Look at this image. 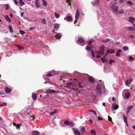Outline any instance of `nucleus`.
<instances>
[{
	"instance_id": "obj_14",
	"label": "nucleus",
	"mask_w": 135,
	"mask_h": 135,
	"mask_svg": "<svg viewBox=\"0 0 135 135\" xmlns=\"http://www.w3.org/2000/svg\"><path fill=\"white\" fill-rule=\"evenodd\" d=\"M122 50H118L116 53V56L117 57H119L120 56V53L122 52Z\"/></svg>"
},
{
	"instance_id": "obj_47",
	"label": "nucleus",
	"mask_w": 135,
	"mask_h": 135,
	"mask_svg": "<svg viewBox=\"0 0 135 135\" xmlns=\"http://www.w3.org/2000/svg\"><path fill=\"white\" fill-rule=\"evenodd\" d=\"M56 110H55L54 111L50 112V115H52L55 113H56Z\"/></svg>"
},
{
	"instance_id": "obj_9",
	"label": "nucleus",
	"mask_w": 135,
	"mask_h": 135,
	"mask_svg": "<svg viewBox=\"0 0 135 135\" xmlns=\"http://www.w3.org/2000/svg\"><path fill=\"white\" fill-rule=\"evenodd\" d=\"M112 110H116L118 108V105H116L114 103H113L112 106Z\"/></svg>"
},
{
	"instance_id": "obj_59",
	"label": "nucleus",
	"mask_w": 135,
	"mask_h": 135,
	"mask_svg": "<svg viewBox=\"0 0 135 135\" xmlns=\"http://www.w3.org/2000/svg\"><path fill=\"white\" fill-rule=\"evenodd\" d=\"M108 120L109 121H112V118L110 117L109 116H108Z\"/></svg>"
},
{
	"instance_id": "obj_5",
	"label": "nucleus",
	"mask_w": 135,
	"mask_h": 135,
	"mask_svg": "<svg viewBox=\"0 0 135 135\" xmlns=\"http://www.w3.org/2000/svg\"><path fill=\"white\" fill-rule=\"evenodd\" d=\"M96 89L97 91L100 94H101L102 93L101 91L100 85L99 84H98L96 86Z\"/></svg>"
},
{
	"instance_id": "obj_58",
	"label": "nucleus",
	"mask_w": 135,
	"mask_h": 135,
	"mask_svg": "<svg viewBox=\"0 0 135 135\" xmlns=\"http://www.w3.org/2000/svg\"><path fill=\"white\" fill-rule=\"evenodd\" d=\"M92 112L95 115H97V113L95 110H93Z\"/></svg>"
},
{
	"instance_id": "obj_1",
	"label": "nucleus",
	"mask_w": 135,
	"mask_h": 135,
	"mask_svg": "<svg viewBox=\"0 0 135 135\" xmlns=\"http://www.w3.org/2000/svg\"><path fill=\"white\" fill-rule=\"evenodd\" d=\"M57 75L59 76L61 74L59 72L55 71L54 70H52L47 74L46 76H55Z\"/></svg>"
},
{
	"instance_id": "obj_17",
	"label": "nucleus",
	"mask_w": 135,
	"mask_h": 135,
	"mask_svg": "<svg viewBox=\"0 0 135 135\" xmlns=\"http://www.w3.org/2000/svg\"><path fill=\"white\" fill-rule=\"evenodd\" d=\"M64 123L66 125H73V123L70 122L68 120H66L64 122Z\"/></svg>"
},
{
	"instance_id": "obj_10",
	"label": "nucleus",
	"mask_w": 135,
	"mask_h": 135,
	"mask_svg": "<svg viewBox=\"0 0 135 135\" xmlns=\"http://www.w3.org/2000/svg\"><path fill=\"white\" fill-rule=\"evenodd\" d=\"M132 81V79H130L129 80H126V85L127 86H128L131 83Z\"/></svg>"
},
{
	"instance_id": "obj_60",
	"label": "nucleus",
	"mask_w": 135,
	"mask_h": 135,
	"mask_svg": "<svg viewBox=\"0 0 135 135\" xmlns=\"http://www.w3.org/2000/svg\"><path fill=\"white\" fill-rule=\"evenodd\" d=\"M16 128L17 129H18V127H20V124H17L16 126Z\"/></svg>"
},
{
	"instance_id": "obj_55",
	"label": "nucleus",
	"mask_w": 135,
	"mask_h": 135,
	"mask_svg": "<svg viewBox=\"0 0 135 135\" xmlns=\"http://www.w3.org/2000/svg\"><path fill=\"white\" fill-rule=\"evenodd\" d=\"M98 119L99 120H103V119L100 116H99L98 117Z\"/></svg>"
},
{
	"instance_id": "obj_56",
	"label": "nucleus",
	"mask_w": 135,
	"mask_h": 135,
	"mask_svg": "<svg viewBox=\"0 0 135 135\" xmlns=\"http://www.w3.org/2000/svg\"><path fill=\"white\" fill-rule=\"evenodd\" d=\"M110 41V39H106L104 41L105 42H107Z\"/></svg>"
},
{
	"instance_id": "obj_44",
	"label": "nucleus",
	"mask_w": 135,
	"mask_h": 135,
	"mask_svg": "<svg viewBox=\"0 0 135 135\" xmlns=\"http://www.w3.org/2000/svg\"><path fill=\"white\" fill-rule=\"evenodd\" d=\"M104 92L106 94H108V91L107 90V89H106L105 87L104 86Z\"/></svg>"
},
{
	"instance_id": "obj_36",
	"label": "nucleus",
	"mask_w": 135,
	"mask_h": 135,
	"mask_svg": "<svg viewBox=\"0 0 135 135\" xmlns=\"http://www.w3.org/2000/svg\"><path fill=\"white\" fill-rule=\"evenodd\" d=\"M124 122L126 123L127 125L128 126V123L127 120V117H126L124 116L123 118Z\"/></svg>"
},
{
	"instance_id": "obj_63",
	"label": "nucleus",
	"mask_w": 135,
	"mask_h": 135,
	"mask_svg": "<svg viewBox=\"0 0 135 135\" xmlns=\"http://www.w3.org/2000/svg\"><path fill=\"white\" fill-rule=\"evenodd\" d=\"M123 0H120L119 2L121 3H123Z\"/></svg>"
},
{
	"instance_id": "obj_48",
	"label": "nucleus",
	"mask_w": 135,
	"mask_h": 135,
	"mask_svg": "<svg viewBox=\"0 0 135 135\" xmlns=\"http://www.w3.org/2000/svg\"><path fill=\"white\" fill-rule=\"evenodd\" d=\"M129 60L130 61H132L133 60V57L132 56H129Z\"/></svg>"
},
{
	"instance_id": "obj_16",
	"label": "nucleus",
	"mask_w": 135,
	"mask_h": 135,
	"mask_svg": "<svg viewBox=\"0 0 135 135\" xmlns=\"http://www.w3.org/2000/svg\"><path fill=\"white\" fill-rule=\"evenodd\" d=\"M39 132L37 131H34L32 133V135H39Z\"/></svg>"
},
{
	"instance_id": "obj_37",
	"label": "nucleus",
	"mask_w": 135,
	"mask_h": 135,
	"mask_svg": "<svg viewBox=\"0 0 135 135\" xmlns=\"http://www.w3.org/2000/svg\"><path fill=\"white\" fill-rule=\"evenodd\" d=\"M35 4L37 8H38L40 7V6L38 3V2L35 1Z\"/></svg>"
},
{
	"instance_id": "obj_30",
	"label": "nucleus",
	"mask_w": 135,
	"mask_h": 135,
	"mask_svg": "<svg viewBox=\"0 0 135 135\" xmlns=\"http://www.w3.org/2000/svg\"><path fill=\"white\" fill-rule=\"evenodd\" d=\"M19 3L20 5L21 6H22L25 4V3L22 1V0H20Z\"/></svg>"
},
{
	"instance_id": "obj_41",
	"label": "nucleus",
	"mask_w": 135,
	"mask_h": 135,
	"mask_svg": "<svg viewBox=\"0 0 135 135\" xmlns=\"http://www.w3.org/2000/svg\"><path fill=\"white\" fill-rule=\"evenodd\" d=\"M19 33L21 35H23L25 33V32L23 31L20 30L19 31Z\"/></svg>"
},
{
	"instance_id": "obj_43",
	"label": "nucleus",
	"mask_w": 135,
	"mask_h": 135,
	"mask_svg": "<svg viewBox=\"0 0 135 135\" xmlns=\"http://www.w3.org/2000/svg\"><path fill=\"white\" fill-rule=\"evenodd\" d=\"M133 3L132 2H131V1H128L127 2V3L129 5H130V6H132V5H133Z\"/></svg>"
},
{
	"instance_id": "obj_11",
	"label": "nucleus",
	"mask_w": 135,
	"mask_h": 135,
	"mask_svg": "<svg viewBox=\"0 0 135 135\" xmlns=\"http://www.w3.org/2000/svg\"><path fill=\"white\" fill-rule=\"evenodd\" d=\"M107 52L109 53L112 54L114 53L115 52V50L114 49H110L107 51Z\"/></svg>"
},
{
	"instance_id": "obj_62",
	"label": "nucleus",
	"mask_w": 135,
	"mask_h": 135,
	"mask_svg": "<svg viewBox=\"0 0 135 135\" xmlns=\"http://www.w3.org/2000/svg\"><path fill=\"white\" fill-rule=\"evenodd\" d=\"M0 120L2 121V123H3V122H4V120L3 118L1 117H0Z\"/></svg>"
},
{
	"instance_id": "obj_28",
	"label": "nucleus",
	"mask_w": 135,
	"mask_h": 135,
	"mask_svg": "<svg viewBox=\"0 0 135 135\" xmlns=\"http://www.w3.org/2000/svg\"><path fill=\"white\" fill-rule=\"evenodd\" d=\"M89 81L91 83H94V79L91 77V76H89Z\"/></svg>"
},
{
	"instance_id": "obj_61",
	"label": "nucleus",
	"mask_w": 135,
	"mask_h": 135,
	"mask_svg": "<svg viewBox=\"0 0 135 135\" xmlns=\"http://www.w3.org/2000/svg\"><path fill=\"white\" fill-rule=\"evenodd\" d=\"M14 1H15V4L16 5H17L18 2H17V1L16 0H14Z\"/></svg>"
},
{
	"instance_id": "obj_24",
	"label": "nucleus",
	"mask_w": 135,
	"mask_h": 135,
	"mask_svg": "<svg viewBox=\"0 0 135 135\" xmlns=\"http://www.w3.org/2000/svg\"><path fill=\"white\" fill-rule=\"evenodd\" d=\"M130 95V94L128 92L126 93L125 94V97L127 99H128Z\"/></svg>"
},
{
	"instance_id": "obj_34",
	"label": "nucleus",
	"mask_w": 135,
	"mask_h": 135,
	"mask_svg": "<svg viewBox=\"0 0 135 135\" xmlns=\"http://www.w3.org/2000/svg\"><path fill=\"white\" fill-rule=\"evenodd\" d=\"M124 13V11L122 9H119L118 11V14H123Z\"/></svg>"
},
{
	"instance_id": "obj_15",
	"label": "nucleus",
	"mask_w": 135,
	"mask_h": 135,
	"mask_svg": "<svg viewBox=\"0 0 135 135\" xmlns=\"http://www.w3.org/2000/svg\"><path fill=\"white\" fill-rule=\"evenodd\" d=\"M99 3V0H96L94 2H92V4L93 6L97 5Z\"/></svg>"
},
{
	"instance_id": "obj_32",
	"label": "nucleus",
	"mask_w": 135,
	"mask_h": 135,
	"mask_svg": "<svg viewBox=\"0 0 135 135\" xmlns=\"http://www.w3.org/2000/svg\"><path fill=\"white\" fill-rule=\"evenodd\" d=\"M59 24H55L54 25V28L55 29L57 30L59 28Z\"/></svg>"
},
{
	"instance_id": "obj_12",
	"label": "nucleus",
	"mask_w": 135,
	"mask_h": 135,
	"mask_svg": "<svg viewBox=\"0 0 135 135\" xmlns=\"http://www.w3.org/2000/svg\"><path fill=\"white\" fill-rule=\"evenodd\" d=\"M56 92V91L55 90H52L50 89H47L46 91V93H55Z\"/></svg>"
},
{
	"instance_id": "obj_52",
	"label": "nucleus",
	"mask_w": 135,
	"mask_h": 135,
	"mask_svg": "<svg viewBox=\"0 0 135 135\" xmlns=\"http://www.w3.org/2000/svg\"><path fill=\"white\" fill-rule=\"evenodd\" d=\"M6 10L8 9L9 8V6L8 4H7L6 5Z\"/></svg>"
},
{
	"instance_id": "obj_29",
	"label": "nucleus",
	"mask_w": 135,
	"mask_h": 135,
	"mask_svg": "<svg viewBox=\"0 0 135 135\" xmlns=\"http://www.w3.org/2000/svg\"><path fill=\"white\" fill-rule=\"evenodd\" d=\"M91 134L92 135H96L95 131L94 130L92 129L91 130Z\"/></svg>"
},
{
	"instance_id": "obj_46",
	"label": "nucleus",
	"mask_w": 135,
	"mask_h": 135,
	"mask_svg": "<svg viewBox=\"0 0 135 135\" xmlns=\"http://www.w3.org/2000/svg\"><path fill=\"white\" fill-rule=\"evenodd\" d=\"M91 55H92V56L93 57H95V55H94V52L93 51V50H91Z\"/></svg>"
},
{
	"instance_id": "obj_26",
	"label": "nucleus",
	"mask_w": 135,
	"mask_h": 135,
	"mask_svg": "<svg viewBox=\"0 0 135 135\" xmlns=\"http://www.w3.org/2000/svg\"><path fill=\"white\" fill-rule=\"evenodd\" d=\"M66 19L69 21H70L72 19V18L70 16H67Z\"/></svg>"
},
{
	"instance_id": "obj_57",
	"label": "nucleus",
	"mask_w": 135,
	"mask_h": 135,
	"mask_svg": "<svg viewBox=\"0 0 135 135\" xmlns=\"http://www.w3.org/2000/svg\"><path fill=\"white\" fill-rule=\"evenodd\" d=\"M42 23H44V24H45L46 22H45V19H44L42 20Z\"/></svg>"
},
{
	"instance_id": "obj_42",
	"label": "nucleus",
	"mask_w": 135,
	"mask_h": 135,
	"mask_svg": "<svg viewBox=\"0 0 135 135\" xmlns=\"http://www.w3.org/2000/svg\"><path fill=\"white\" fill-rule=\"evenodd\" d=\"M113 62H115V61L113 60L110 59L109 61V64L110 65H111Z\"/></svg>"
},
{
	"instance_id": "obj_7",
	"label": "nucleus",
	"mask_w": 135,
	"mask_h": 135,
	"mask_svg": "<svg viewBox=\"0 0 135 135\" xmlns=\"http://www.w3.org/2000/svg\"><path fill=\"white\" fill-rule=\"evenodd\" d=\"M80 15L79 12V10L77 9L76 10V12L75 16V19L78 20Z\"/></svg>"
},
{
	"instance_id": "obj_21",
	"label": "nucleus",
	"mask_w": 135,
	"mask_h": 135,
	"mask_svg": "<svg viewBox=\"0 0 135 135\" xmlns=\"http://www.w3.org/2000/svg\"><path fill=\"white\" fill-rule=\"evenodd\" d=\"M96 53L97 54L101 55H103L104 54V52L103 51H102L100 50L96 52Z\"/></svg>"
},
{
	"instance_id": "obj_20",
	"label": "nucleus",
	"mask_w": 135,
	"mask_h": 135,
	"mask_svg": "<svg viewBox=\"0 0 135 135\" xmlns=\"http://www.w3.org/2000/svg\"><path fill=\"white\" fill-rule=\"evenodd\" d=\"M32 98L34 100L36 99L37 96L36 94L34 93H33L32 94Z\"/></svg>"
},
{
	"instance_id": "obj_54",
	"label": "nucleus",
	"mask_w": 135,
	"mask_h": 135,
	"mask_svg": "<svg viewBox=\"0 0 135 135\" xmlns=\"http://www.w3.org/2000/svg\"><path fill=\"white\" fill-rule=\"evenodd\" d=\"M93 41H92V40H91L88 42V44L89 45H91L92 42H93Z\"/></svg>"
},
{
	"instance_id": "obj_22",
	"label": "nucleus",
	"mask_w": 135,
	"mask_h": 135,
	"mask_svg": "<svg viewBox=\"0 0 135 135\" xmlns=\"http://www.w3.org/2000/svg\"><path fill=\"white\" fill-rule=\"evenodd\" d=\"M78 42L79 43H82L84 41L83 39L81 37H79L78 38Z\"/></svg>"
},
{
	"instance_id": "obj_49",
	"label": "nucleus",
	"mask_w": 135,
	"mask_h": 135,
	"mask_svg": "<svg viewBox=\"0 0 135 135\" xmlns=\"http://www.w3.org/2000/svg\"><path fill=\"white\" fill-rule=\"evenodd\" d=\"M7 104L5 103H3L2 104H1L0 103V105L1 106H5Z\"/></svg>"
},
{
	"instance_id": "obj_13",
	"label": "nucleus",
	"mask_w": 135,
	"mask_h": 135,
	"mask_svg": "<svg viewBox=\"0 0 135 135\" xmlns=\"http://www.w3.org/2000/svg\"><path fill=\"white\" fill-rule=\"evenodd\" d=\"M133 106H129L128 107L127 109V115H128L130 111V110L132 108H133Z\"/></svg>"
},
{
	"instance_id": "obj_19",
	"label": "nucleus",
	"mask_w": 135,
	"mask_h": 135,
	"mask_svg": "<svg viewBox=\"0 0 135 135\" xmlns=\"http://www.w3.org/2000/svg\"><path fill=\"white\" fill-rule=\"evenodd\" d=\"M12 91V89H11L8 88L7 87L5 89V91L7 93H9Z\"/></svg>"
},
{
	"instance_id": "obj_27",
	"label": "nucleus",
	"mask_w": 135,
	"mask_h": 135,
	"mask_svg": "<svg viewBox=\"0 0 135 135\" xmlns=\"http://www.w3.org/2000/svg\"><path fill=\"white\" fill-rule=\"evenodd\" d=\"M129 21L131 23L133 22V21H135V19L133 17H129Z\"/></svg>"
},
{
	"instance_id": "obj_38",
	"label": "nucleus",
	"mask_w": 135,
	"mask_h": 135,
	"mask_svg": "<svg viewBox=\"0 0 135 135\" xmlns=\"http://www.w3.org/2000/svg\"><path fill=\"white\" fill-rule=\"evenodd\" d=\"M9 29L11 33H12L13 32V29L12 28V27L11 26H9Z\"/></svg>"
},
{
	"instance_id": "obj_8",
	"label": "nucleus",
	"mask_w": 135,
	"mask_h": 135,
	"mask_svg": "<svg viewBox=\"0 0 135 135\" xmlns=\"http://www.w3.org/2000/svg\"><path fill=\"white\" fill-rule=\"evenodd\" d=\"M80 129L81 131V133L82 134H83L84 133L86 129L84 127L82 126H81L80 127Z\"/></svg>"
},
{
	"instance_id": "obj_2",
	"label": "nucleus",
	"mask_w": 135,
	"mask_h": 135,
	"mask_svg": "<svg viewBox=\"0 0 135 135\" xmlns=\"http://www.w3.org/2000/svg\"><path fill=\"white\" fill-rule=\"evenodd\" d=\"M74 84L72 83H69L67 84L66 86L68 88H70L74 90H75V89L73 87L74 86Z\"/></svg>"
},
{
	"instance_id": "obj_4",
	"label": "nucleus",
	"mask_w": 135,
	"mask_h": 135,
	"mask_svg": "<svg viewBox=\"0 0 135 135\" xmlns=\"http://www.w3.org/2000/svg\"><path fill=\"white\" fill-rule=\"evenodd\" d=\"M90 76L88 75V74H81L79 72H76L74 73V76Z\"/></svg>"
},
{
	"instance_id": "obj_31",
	"label": "nucleus",
	"mask_w": 135,
	"mask_h": 135,
	"mask_svg": "<svg viewBox=\"0 0 135 135\" xmlns=\"http://www.w3.org/2000/svg\"><path fill=\"white\" fill-rule=\"evenodd\" d=\"M101 59L102 60V61L103 63H104L105 62H107L108 60L107 59H106L103 58H101Z\"/></svg>"
},
{
	"instance_id": "obj_3",
	"label": "nucleus",
	"mask_w": 135,
	"mask_h": 135,
	"mask_svg": "<svg viewBox=\"0 0 135 135\" xmlns=\"http://www.w3.org/2000/svg\"><path fill=\"white\" fill-rule=\"evenodd\" d=\"M73 130L75 135H81V133L78 129L75 128H73Z\"/></svg>"
},
{
	"instance_id": "obj_50",
	"label": "nucleus",
	"mask_w": 135,
	"mask_h": 135,
	"mask_svg": "<svg viewBox=\"0 0 135 135\" xmlns=\"http://www.w3.org/2000/svg\"><path fill=\"white\" fill-rule=\"evenodd\" d=\"M117 3L116 2H114L113 3L112 2L110 3V5L111 6H114Z\"/></svg>"
},
{
	"instance_id": "obj_25",
	"label": "nucleus",
	"mask_w": 135,
	"mask_h": 135,
	"mask_svg": "<svg viewBox=\"0 0 135 135\" xmlns=\"http://www.w3.org/2000/svg\"><path fill=\"white\" fill-rule=\"evenodd\" d=\"M5 18L9 22H10L11 21V20L8 16L7 15H6L5 16Z\"/></svg>"
},
{
	"instance_id": "obj_35",
	"label": "nucleus",
	"mask_w": 135,
	"mask_h": 135,
	"mask_svg": "<svg viewBox=\"0 0 135 135\" xmlns=\"http://www.w3.org/2000/svg\"><path fill=\"white\" fill-rule=\"evenodd\" d=\"M122 48L124 51H127L129 49L128 47L126 46H124Z\"/></svg>"
},
{
	"instance_id": "obj_45",
	"label": "nucleus",
	"mask_w": 135,
	"mask_h": 135,
	"mask_svg": "<svg viewBox=\"0 0 135 135\" xmlns=\"http://www.w3.org/2000/svg\"><path fill=\"white\" fill-rule=\"evenodd\" d=\"M55 16L57 18H59V17H60V15L59 14H58L56 12H55Z\"/></svg>"
},
{
	"instance_id": "obj_39",
	"label": "nucleus",
	"mask_w": 135,
	"mask_h": 135,
	"mask_svg": "<svg viewBox=\"0 0 135 135\" xmlns=\"http://www.w3.org/2000/svg\"><path fill=\"white\" fill-rule=\"evenodd\" d=\"M85 49L86 50H87L88 51H89L91 49L90 48V46H87L86 47Z\"/></svg>"
},
{
	"instance_id": "obj_18",
	"label": "nucleus",
	"mask_w": 135,
	"mask_h": 135,
	"mask_svg": "<svg viewBox=\"0 0 135 135\" xmlns=\"http://www.w3.org/2000/svg\"><path fill=\"white\" fill-rule=\"evenodd\" d=\"M61 37V35L59 33H57L55 36V37L57 39H60Z\"/></svg>"
},
{
	"instance_id": "obj_40",
	"label": "nucleus",
	"mask_w": 135,
	"mask_h": 135,
	"mask_svg": "<svg viewBox=\"0 0 135 135\" xmlns=\"http://www.w3.org/2000/svg\"><path fill=\"white\" fill-rule=\"evenodd\" d=\"M17 47L20 50L23 49L24 48L22 46L19 45L17 46Z\"/></svg>"
},
{
	"instance_id": "obj_64",
	"label": "nucleus",
	"mask_w": 135,
	"mask_h": 135,
	"mask_svg": "<svg viewBox=\"0 0 135 135\" xmlns=\"http://www.w3.org/2000/svg\"><path fill=\"white\" fill-rule=\"evenodd\" d=\"M100 56L99 55H97L96 56V57L98 58H100Z\"/></svg>"
},
{
	"instance_id": "obj_33",
	"label": "nucleus",
	"mask_w": 135,
	"mask_h": 135,
	"mask_svg": "<svg viewBox=\"0 0 135 135\" xmlns=\"http://www.w3.org/2000/svg\"><path fill=\"white\" fill-rule=\"evenodd\" d=\"M128 29L130 30H131L132 31H135V28L134 27H129L128 28Z\"/></svg>"
},
{
	"instance_id": "obj_6",
	"label": "nucleus",
	"mask_w": 135,
	"mask_h": 135,
	"mask_svg": "<svg viewBox=\"0 0 135 135\" xmlns=\"http://www.w3.org/2000/svg\"><path fill=\"white\" fill-rule=\"evenodd\" d=\"M111 7L114 12L117 11L119 8V7L117 6H111Z\"/></svg>"
},
{
	"instance_id": "obj_53",
	"label": "nucleus",
	"mask_w": 135,
	"mask_h": 135,
	"mask_svg": "<svg viewBox=\"0 0 135 135\" xmlns=\"http://www.w3.org/2000/svg\"><path fill=\"white\" fill-rule=\"evenodd\" d=\"M78 84L80 88H83V86L79 82L78 83Z\"/></svg>"
},
{
	"instance_id": "obj_23",
	"label": "nucleus",
	"mask_w": 135,
	"mask_h": 135,
	"mask_svg": "<svg viewBox=\"0 0 135 135\" xmlns=\"http://www.w3.org/2000/svg\"><path fill=\"white\" fill-rule=\"evenodd\" d=\"M105 47L104 45H102L100 47V50L104 52Z\"/></svg>"
},
{
	"instance_id": "obj_51",
	"label": "nucleus",
	"mask_w": 135,
	"mask_h": 135,
	"mask_svg": "<svg viewBox=\"0 0 135 135\" xmlns=\"http://www.w3.org/2000/svg\"><path fill=\"white\" fill-rule=\"evenodd\" d=\"M43 5L44 6H47V2H46L45 1H44L43 2Z\"/></svg>"
}]
</instances>
